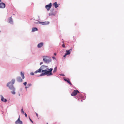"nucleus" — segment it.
Masks as SVG:
<instances>
[{"instance_id": "18", "label": "nucleus", "mask_w": 124, "mask_h": 124, "mask_svg": "<svg viewBox=\"0 0 124 124\" xmlns=\"http://www.w3.org/2000/svg\"><path fill=\"white\" fill-rule=\"evenodd\" d=\"M21 76L22 77V78L23 79L24 78V73H23L22 72H21Z\"/></svg>"}, {"instance_id": "34", "label": "nucleus", "mask_w": 124, "mask_h": 124, "mask_svg": "<svg viewBox=\"0 0 124 124\" xmlns=\"http://www.w3.org/2000/svg\"><path fill=\"white\" fill-rule=\"evenodd\" d=\"M1 1V0H0V2Z\"/></svg>"}, {"instance_id": "20", "label": "nucleus", "mask_w": 124, "mask_h": 124, "mask_svg": "<svg viewBox=\"0 0 124 124\" xmlns=\"http://www.w3.org/2000/svg\"><path fill=\"white\" fill-rule=\"evenodd\" d=\"M31 85V84H27V86L25 87V88H29V87Z\"/></svg>"}, {"instance_id": "15", "label": "nucleus", "mask_w": 124, "mask_h": 124, "mask_svg": "<svg viewBox=\"0 0 124 124\" xmlns=\"http://www.w3.org/2000/svg\"><path fill=\"white\" fill-rule=\"evenodd\" d=\"M1 101L5 102H6L7 101V100L6 99H5L2 96H1Z\"/></svg>"}, {"instance_id": "35", "label": "nucleus", "mask_w": 124, "mask_h": 124, "mask_svg": "<svg viewBox=\"0 0 124 124\" xmlns=\"http://www.w3.org/2000/svg\"><path fill=\"white\" fill-rule=\"evenodd\" d=\"M46 124H48V123H47Z\"/></svg>"}, {"instance_id": "29", "label": "nucleus", "mask_w": 124, "mask_h": 124, "mask_svg": "<svg viewBox=\"0 0 124 124\" xmlns=\"http://www.w3.org/2000/svg\"><path fill=\"white\" fill-rule=\"evenodd\" d=\"M66 55V54H65V55H64L63 56L64 58V59H65V56H66V55Z\"/></svg>"}, {"instance_id": "11", "label": "nucleus", "mask_w": 124, "mask_h": 124, "mask_svg": "<svg viewBox=\"0 0 124 124\" xmlns=\"http://www.w3.org/2000/svg\"><path fill=\"white\" fill-rule=\"evenodd\" d=\"M5 6V4L3 3H0V8H4Z\"/></svg>"}, {"instance_id": "23", "label": "nucleus", "mask_w": 124, "mask_h": 124, "mask_svg": "<svg viewBox=\"0 0 124 124\" xmlns=\"http://www.w3.org/2000/svg\"><path fill=\"white\" fill-rule=\"evenodd\" d=\"M57 70V67H55L54 69L53 72H55Z\"/></svg>"}, {"instance_id": "1", "label": "nucleus", "mask_w": 124, "mask_h": 124, "mask_svg": "<svg viewBox=\"0 0 124 124\" xmlns=\"http://www.w3.org/2000/svg\"><path fill=\"white\" fill-rule=\"evenodd\" d=\"M15 79H12L10 82L7 84V86L9 88L12 90H14V88L13 85L15 83Z\"/></svg>"}, {"instance_id": "14", "label": "nucleus", "mask_w": 124, "mask_h": 124, "mask_svg": "<svg viewBox=\"0 0 124 124\" xmlns=\"http://www.w3.org/2000/svg\"><path fill=\"white\" fill-rule=\"evenodd\" d=\"M41 70L42 71V70L41 68V67L38 70H37L34 73H37L38 72H42L41 71Z\"/></svg>"}, {"instance_id": "28", "label": "nucleus", "mask_w": 124, "mask_h": 124, "mask_svg": "<svg viewBox=\"0 0 124 124\" xmlns=\"http://www.w3.org/2000/svg\"><path fill=\"white\" fill-rule=\"evenodd\" d=\"M30 74L31 75H34V73H33L31 72V73Z\"/></svg>"}, {"instance_id": "9", "label": "nucleus", "mask_w": 124, "mask_h": 124, "mask_svg": "<svg viewBox=\"0 0 124 124\" xmlns=\"http://www.w3.org/2000/svg\"><path fill=\"white\" fill-rule=\"evenodd\" d=\"M64 80L67 82L70 85H72V84L70 81V79L68 78H64Z\"/></svg>"}, {"instance_id": "21", "label": "nucleus", "mask_w": 124, "mask_h": 124, "mask_svg": "<svg viewBox=\"0 0 124 124\" xmlns=\"http://www.w3.org/2000/svg\"><path fill=\"white\" fill-rule=\"evenodd\" d=\"M45 72H43L40 75V76H43L45 75Z\"/></svg>"}, {"instance_id": "7", "label": "nucleus", "mask_w": 124, "mask_h": 124, "mask_svg": "<svg viewBox=\"0 0 124 124\" xmlns=\"http://www.w3.org/2000/svg\"><path fill=\"white\" fill-rule=\"evenodd\" d=\"M15 123L16 124H23L22 121L20 120V117H19L17 120L15 122Z\"/></svg>"}, {"instance_id": "3", "label": "nucleus", "mask_w": 124, "mask_h": 124, "mask_svg": "<svg viewBox=\"0 0 124 124\" xmlns=\"http://www.w3.org/2000/svg\"><path fill=\"white\" fill-rule=\"evenodd\" d=\"M48 70H47L44 72L46 75H47L48 76L52 75V74L51 72L53 70V69L50 68L49 69H48Z\"/></svg>"}, {"instance_id": "31", "label": "nucleus", "mask_w": 124, "mask_h": 124, "mask_svg": "<svg viewBox=\"0 0 124 124\" xmlns=\"http://www.w3.org/2000/svg\"><path fill=\"white\" fill-rule=\"evenodd\" d=\"M43 63V62H41L40 63V65H41Z\"/></svg>"}, {"instance_id": "8", "label": "nucleus", "mask_w": 124, "mask_h": 124, "mask_svg": "<svg viewBox=\"0 0 124 124\" xmlns=\"http://www.w3.org/2000/svg\"><path fill=\"white\" fill-rule=\"evenodd\" d=\"M39 23L42 25H46L49 24V22L48 21H45V22H39Z\"/></svg>"}, {"instance_id": "32", "label": "nucleus", "mask_w": 124, "mask_h": 124, "mask_svg": "<svg viewBox=\"0 0 124 124\" xmlns=\"http://www.w3.org/2000/svg\"><path fill=\"white\" fill-rule=\"evenodd\" d=\"M36 115L38 117V114L37 113H36Z\"/></svg>"}, {"instance_id": "16", "label": "nucleus", "mask_w": 124, "mask_h": 124, "mask_svg": "<svg viewBox=\"0 0 124 124\" xmlns=\"http://www.w3.org/2000/svg\"><path fill=\"white\" fill-rule=\"evenodd\" d=\"M53 5L55 7V8H57L59 6L58 4L56 2L54 3L53 4Z\"/></svg>"}, {"instance_id": "19", "label": "nucleus", "mask_w": 124, "mask_h": 124, "mask_svg": "<svg viewBox=\"0 0 124 124\" xmlns=\"http://www.w3.org/2000/svg\"><path fill=\"white\" fill-rule=\"evenodd\" d=\"M9 23H13V21H12V20L11 17H10V18L9 19Z\"/></svg>"}, {"instance_id": "33", "label": "nucleus", "mask_w": 124, "mask_h": 124, "mask_svg": "<svg viewBox=\"0 0 124 124\" xmlns=\"http://www.w3.org/2000/svg\"><path fill=\"white\" fill-rule=\"evenodd\" d=\"M54 55H56V53H54Z\"/></svg>"}, {"instance_id": "26", "label": "nucleus", "mask_w": 124, "mask_h": 124, "mask_svg": "<svg viewBox=\"0 0 124 124\" xmlns=\"http://www.w3.org/2000/svg\"><path fill=\"white\" fill-rule=\"evenodd\" d=\"M29 119L30 120V121L32 123H33V121H32V120L30 119V118H29Z\"/></svg>"}, {"instance_id": "13", "label": "nucleus", "mask_w": 124, "mask_h": 124, "mask_svg": "<svg viewBox=\"0 0 124 124\" xmlns=\"http://www.w3.org/2000/svg\"><path fill=\"white\" fill-rule=\"evenodd\" d=\"M17 80L18 82H22L23 81L22 79L20 77H17Z\"/></svg>"}, {"instance_id": "22", "label": "nucleus", "mask_w": 124, "mask_h": 124, "mask_svg": "<svg viewBox=\"0 0 124 124\" xmlns=\"http://www.w3.org/2000/svg\"><path fill=\"white\" fill-rule=\"evenodd\" d=\"M13 91H12L11 92V93L12 94H15V88H14V90H12Z\"/></svg>"}, {"instance_id": "4", "label": "nucleus", "mask_w": 124, "mask_h": 124, "mask_svg": "<svg viewBox=\"0 0 124 124\" xmlns=\"http://www.w3.org/2000/svg\"><path fill=\"white\" fill-rule=\"evenodd\" d=\"M41 67L42 70V72H45L46 71L48 70V66H47L42 65Z\"/></svg>"}, {"instance_id": "25", "label": "nucleus", "mask_w": 124, "mask_h": 124, "mask_svg": "<svg viewBox=\"0 0 124 124\" xmlns=\"http://www.w3.org/2000/svg\"><path fill=\"white\" fill-rule=\"evenodd\" d=\"M21 112H22L23 113V114H24V111H23V109H21Z\"/></svg>"}, {"instance_id": "12", "label": "nucleus", "mask_w": 124, "mask_h": 124, "mask_svg": "<svg viewBox=\"0 0 124 124\" xmlns=\"http://www.w3.org/2000/svg\"><path fill=\"white\" fill-rule=\"evenodd\" d=\"M43 45V43L41 42L38 44L37 45V47L38 48H40Z\"/></svg>"}, {"instance_id": "2", "label": "nucleus", "mask_w": 124, "mask_h": 124, "mask_svg": "<svg viewBox=\"0 0 124 124\" xmlns=\"http://www.w3.org/2000/svg\"><path fill=\"white\" fill-rule=\"evenodd\" d=\"M43 60L46 63H49L51 62V60L47 56H44Z\"/></svg>"}, {"instance_id": "27", "label": "nucleus", "mask_w": 124, "mask_h": 124, "mask_svg": "<svg viewBox=\"0 0 124 124\" xmlns=\"http://www.w3.org/2000/svg\"><path fill=\"white\" fill-rule=\"evenodd\" d=\"M62 46L63 47H65V46L64 44H63L62 45Z\"/></svg>"}, {"instance_id": "17", "label": "nucleus", "mask_w": 124, "mask_h": 124, "mask_svg": "<svg viewBox=\"0 0 124 124\" xmlns=\"http://www.w3.org/2000/svg\"><path fill=\"white\" fill-rule=\"evenodd\" d=\"M38 30V29L37 28L34 27L33 28H32V32H34L36 31H37Z\"/></svg>"}, {"instance_id": "6", "label": "nucleus", "mask_w": 124, "mask_h": 124, "mask_svg": "<svg viewBox=\"0 0 124 124\" xmlns=\"http://www.w3.org/2000/svg\"><path fill=\"white\" fill-rule=\"evenodd\" d=\"M52 4L51 3H50L49 5H46L45 6V7L46 8L48 11L51 8Z\"/></svg>"}, {"instance_id": "5", "label": "nucleus", "mask_w": 124, "mask_h": 124, "mask_svg": "<svg viewBox=\"0 0 124 124\" xmlns=\"http://www.w3.org/2000/svg\"><path fill=\"white\" fill-rule=\"evenodd\" d=\"M79 93V91L77 90H75L73 91L71 94L72 96L76 95L78 93Z\"/></svg>"}, {"instance_id": "10", "label": "nucleus", "mask_w": 124, "mask_h": 124, "mask_svg": "<svg viewBox=\"0 0 124 124\" xmlns=\"http://www.w3.org/2000/svg\"><path fill=\"white\" fill-rule=\"evenodd\" d=\"M72 50V49H70V50H66V55H68L70 54V52Z\"/></svg>"}, {"instance_id": "30", "label": "nucleus", "mask_w": 124, "mask_h": 124, "mask_svg": "<svg viewBox=\"0 0 124 124\" xmlns=\"http://www.w3.org/2000/svg\"><path fill=\"white\" fill-rule=\"evenodd\" d=\"M24 114L25 115V117H27V115L26 114V113H25V114Z\"/></svg>"}, {"instance_id": "24", "label": "nucleus", "mask_w": 124, "mask_h": 124, "mask_svg": "<svg viewBox=\"0 0 124 124\" xmlns=\"http://www.w3.org/2000/svg\"><path fill=\"white\" fill-rule=\"evenodd\" d=\"M27 82H25L23 83V84L24 85L26 86L27 84Z\"/></svg>"}]
</instances>
